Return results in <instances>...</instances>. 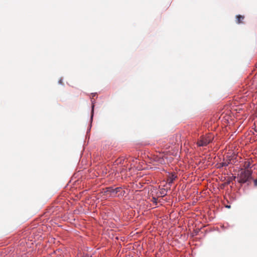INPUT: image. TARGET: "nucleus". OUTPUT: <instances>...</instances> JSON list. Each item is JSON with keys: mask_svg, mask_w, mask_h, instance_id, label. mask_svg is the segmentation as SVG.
I'll return each mask as SVG.
<instances>
[{"mask_svg": "<svg viewBox=\"0 0 257 257\" xmlns=\"http://www.w3.org/2000/svg\"><path fill=\"white\" fill-rule=\"evenodd\" d=\"M165 189L163 190L162 191L160 192V195H161V196L163 197L166 195V193H165Z\"/></svg>", "mask_w": 257, "mask_h": 257, "instance_id": "nucleus-8", "label": "nucleus"}, {"mask_svg": "<svg viewBox=\"0 0 257 257\" xmlns=\"http://www.w3.org/2000/svg\"><path fill=\"white\" fill-rule=\"evenodd\" d=\"M177 178V175L175 174H170L167 182L169 184H172L174 181Z\"/></svg>", "mask_w": 257, "mask_h": 257, "instance_id": "nucleus-4", "label": "nucleus"}, {"mask_svg": "<svg viewBox=\"0 0 257 257\" xmlns=\"http://www.w3.org/2000/svg\"><path fill=\"white\" fill-rule=\"evenodd\" d=\"M214 136L211 134L201 136L198 139L197 145L198 147H205L212 142Z\"/></svg>", "mask_w": 257, "mask_h": 257, "instance_id": "nucleus-2", "label": "nucleus"}, {"mask_svg": "<svg viewBox=\"0 0 257 257\" xmlns=\"http://www.w3.org/2000/svg\"><path fill=\"white\" fill-rule=\"evenodd\" d=\"M59 83L60 84H63V81H62V79H60V80H59Z\"/></svg>", "mask_w": 257, "mask_h": 257, "instance_id": "nucleus-11", "label": "nucleus"}, {"mask_svg": "<svg viewBox=\"0 0 257 257\" xmlns=\"http://www.w3.org/2000/svg\"><path fill=\"white\" fill-rule=\"evenodd\" d=\"M81 257H91V256H89L87 254H83V255Z\"/></svg>", "mask_w": 257, "mask_h": 257, "instance_id": "nucleus-10", "label": "nucleus"}, {"mask_svg": "<svg viewBox=\"0 0 257 257\" xmlns=\"http://www.w3.org/2000/svg\"><path fill=\"white\" fill-rule=\"evenodd\" d=\"M255 186H257V179L254 181Z\"/></svg>", "mask_w": 257, "mask_h": 257, "instance_id": "nucleus-12", "label": "nucleus"}, {"mask_svg": "<svg viewBox=\"0 0 257 257\" xmlns=\"http://www.w3.org/2000/svg\"><path fill=\"white\" fill-rule=\"evenodd\" d=\"M225 207L226 208H230V205H226Z\"/></svg>", "mask_w": 257, "mask_h": 257, "instance_id": "nucleus-13", "label": "nucleus"}, {"mask_svg": "<svg viewBox=\"0 0 257 257\" xmlns=\"http://www.w3.org/2000/svg\"><path fill=\"white\" fill-rule=\"evenodd\" d=\"M230 162H231V159L229 158L228 159H227L226 161L219 164L218 165L217 168H220L223 167H226L230 163Z\"/></svg>", "mask_w": 257, "mask_h": 257, "instance_id": "nucleus-5", "label": "nucleus"}, {"mask_svg": "<svg viewBox=\"0 0 257 257\" xmlns=\"http://www.w3.org/2000/svg\"><path fill=\"white\" fill-rule=\"evenodd\" d=\"M121 189V188L120 187H117L114 189L111 187H108L106 188L105 192L110 195H115L117 192H119Z\"/></svg>", "mask_w": 257, "mask_h": 257, "instance_id": "nucleus-3", "label": "nucleus"}, {"mask_svg": "<svg viewBox=\"0 0 257 257\" xmlns=\"http://www.w3.org/2000/svg\"><path fill=\"white\" fill-rule=\"evenodd\" d=\"M152 201L153 203H154L156 205L157 204V199L155 197H153L152 198Z\"/></svg>", "mask_w": 257, "mask_h": 257, "instance_id": "nucleus-9", "label": "nucleus"}, {"mask_svg": "<svg viewBox=\"0 0 257 257\" xmlns=\"http://www.w3.org/2000/svg\"><path fill=\"white\" fill-rule=\"evenodd\" d=\"M250 162H245L244 163L243 167H244V170H248L247 169L250 167Z\"/></svg>", "mask_w": 257, "mask_h": 257, "instance_id": "nucleus-7", "label": "nucleus"}, {"mask_svg": "<svg viewBox=\"0 0 257 257\" xmlns=\"http://www.w3.org/2000/svg\"><path fill=\"white\" fill-rule=\"evenodd\" d=\"M252 171L249 170L240 169V173L238 175V182L243 184L251 179Z\"/></svg>", "mask_w": 257, "mask_h": 257, "instance_id": "nucleus-1", "label": "nucleus"}, {"mask_svg": "<svg viewBox=\"0 0 257 257\" xmlns=\"http://www.w3.org/2000/svg\"><path fill=\"white\" fill-rule=\"evenodd\" d=\"M236 22L238 24L243 23V20L244 19V16L242 15H237L236 16Z\"/></svg>", "mask_w": 257, "mask_h": 257, "instance_id": "nucleus-6", "label": "nucleus"}]
</instances>
